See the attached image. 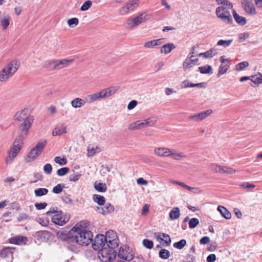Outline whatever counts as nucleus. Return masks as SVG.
Masks as SVG:
<instances>
[{
    "label": "nucleus",
    "instance_id": "nucleus-7",
    "mask_svg": "<svg viewBox=\"0 0 262 262\" xmlns=\"http://www.w3.org/2000/svg\"><path fill=\"white\" fill-rule=\"evenodd\" d=\"M47 144V141L44 140L37 143L27 155L25 160L26 162H31L34 161L43 151V148Z\"/></svg>",
    "mask_w": 262,
    "mask_h": 262
},
{
    "label": "nucleus",
    "instance_id": "nucleus-33",
    "mask_svg": "<svg viewBox=\"0 0 262 262\" xmlns=\"http://www.w3.org/2000/svg\"><path fill=\"white\" fill-rule=\"evenodd\" d=\"M230 63L221 64L219 68V72L217 77H220L222 75L225 74L230 68Z\"/></svg>",
    "mask_w": 262,
    "mask_h": 262
},
{
    "label": "nucleus",
    "instance_id": "nucleus-8",
    "mask_svg": "<svg viewBox=\"0 0 262 262\" xmlns=\"http://www.w3.org/2000/svg\"><path fill=\"white\" fill-rule=\"evenodd\" d=\"M24 140L19 138L15 139L13 142V145L10 147L8 156L6 158V162L7 164L12 163L20 151L24 144Z\"/></svg>",
    "mask_w": 262,
    "mask_h": 262
},
{
    "label": "nucleus",
    "instance_id": "nucleus-62",
    "mask_svg": "<svg viewBox=\"0 0 262 262\" xmlns=\"http://www.w3.org/2000/svg\"><path fill=\"white\" fill-rule=\"evenodd\" d=\"M192 87H193V83L190 82L188 80L183 81L181 83V88H192Z\"/></svg>",
    "mask_w": 262,
    "mask_h": 262
},
{
    "label": "nucleus",
    "instance_id": "nucleus-55",
    "mask_svg": "<svg viewBox=\"0 0 262 262\" xmlns=\"http://www.w3.org/2000/svg\"><path fill=\"white\" fill-rule=\"evenodd\" d=\"M69 168L68 167H63L58 169L57 171V174L59 176H63L66 174L69 171Z\"/></svg>",
    "mask_w": 262,
    "mask_h": 262
},
{
    "label": "nucleus",
    "instance_id": "nucleus-6",
    "mask_svg": "<svg viewBox=\"0 0 262 262\" xmlns=\"http://www.w3.org/2000/svg\"><path fill=\"white\" fill-rule=\"evenodd\" d=\"M34 121V117L32 115H28L25 120L22 121L18 127L17 138L25 140L29 134V130L32 127Z\"/></svg>",
    "mask_w": 262,
    "mask_h": 262
},
{
    "label": "nucleus",
    "instance_id": "nucleus-10",
    "mask_svg": "<svg viewBox=\"0 0 262 262\" xmlns=\"http://www.w3.org/2000/svg\"><path fill=\"white\" fill-rule=\"evenodd\" d=\"M107 247L116 248L118 246V239L116 233L113 230L106 232L104 236Z\"/></svg>",
    "mask_w": 262,
    "mask_h": 262
},
{
    "label": "nucleus",
    "instance_id": "nucleus-15",
    "mask_svg": "<svg viewBox=\"0 0 262 262\" xmlns=\"http://www.w3.org/2000/svg\"><path fill=\"white\" fill-rule=\"evenodd\" d=\"M199 58L196 57L194 55L188 56L185 59L183 63V68L185 70H188L195 65H199Z\"/></svg>",
    "mask_w": 262,
    "mask_h": 262
},
{
    "label": "nucleus",
    "instance_id": "nucleus-53",
    "mask_svg": "<svg viewBox=\"0 0 262 262\" xmlns=\"http://www.w3.org/2000/svg\"><path fill=\"white\" fill-rule=\"evenodd\" d=\"M54 161L56 163L59 164L60 165H66L67 163V160L66 158H61L60 157H56L54 158Z\"/></svg>",
    "mask_w": 262,
    "mask_h": 262
},
{
    "label": "nucleus",
    "instance_id": "nucleus-44",
    "mask_svg": "<svg viewBox=\"0 0 262 262\" xmlns=\"http://www.w3.org/2000/svg\"><path fill=\"white\" fill-rule=\"evenodd\" d=\"M232 41H233L232 39H229V40L221 39L218 41L217 45L218 46H222L224 48H226L227 47L230 46V45L232 43Z\"/></svg>",
    "mask_w": 262,
    "mask_h": 262
},
{
    "label": "nucleus",
    "instance_id": "nucleus-46",
    "mask_svg": "<svg viewBox=\"0 0 262 262\" xmlns=\"http://www.w3.org/2000/svg\"><path fill=\"white\" fill-rule=\"evenodd\" d=\"M10 17L8 15L7 17L5 18L1 19V24L4 29H6L10 24Z\"/></svg>",
    "mask_w": 262,
    "mask_h": 262
},
{
    "label": "nucleus",
    "instance_id": "nucleus-13",
    "mask_svg": "<svg viewBox=\"0 0 262 262\" xmlns=\"http://www.w3.org/2000/svg\"><path fill=\"white\" fill-rule=\"evenodd\" d=\"M138 6V0H129L119 10L121 15H125L132 11Z\"/></svg>",
    "mask_w": 262,
    "mask_h": 262
},
{
    "label": "nucleus",
    "instance_id": "nucleus-21",
    "mask_svg": "<svg viewBox=\"0 0 262 262\" xmlns=\"http://www.w3.org/2000/svg\"><path fill=\"white\" fill-rule=\"evenodd\" d=\"M114 210V206L110 203H107L105 204L103 207H97V211L102 214H106L112 213Z\"/></svg>",
    "mask_w": 262,
    "mask_h": 262
},
{
    "label": "nucleus",
    "instance_id": "nucleus-56",
    "mask_svg": "<svg viewBox=\"0 0 262 262\" xmlns=\"http://www.w3.org/2000/svg\"><path fill=\"white\" fill-rule=\"evenodd\" d=\"M144 120L146 127L153 126L156 122V120L152 117L148 118Z\"/></svg>",
    "mask_w": 262,
    "mask_h": 262
},
{
    "label": "nucleus",
    "instance_id": "nucleus-3",
    "mask_svg": "<svg viewBox=\"0 0 262 262\" xmlns=\"http://www.w3.org/2000/svg\"><path fill=\"white\" fill-rule=\"evenodd\" d=\"M73 61V58L52 59L45 61L42 65L49 71L60 70L68 68Z\"/></svg>",
    "mask_w": 262,
    "mask_h": 262
},
{
    "label": "nucleus",
    "instance_id": "nucleus-60",
    "mask_svg": "<svg viewBox=\"0 0 262 262\" xmlns=\"http://www.w3.org/2000/svg\"><path fill=\"white\" fill-rule=\"evenodd\" d=\"M222 168H223V166L218 165L215 164H212L211 165V169L215 172H219L222 173Z\"/></svg>",
    "mask_w": 262,
    "mask_h": 262
},
{
    "label": "nucleus",
    "instance_id": "nucleus-26",
    "mask_svg": "<svg viewBox=\"0 0 262 262\" xmlns=\"http://www.w3.org/2000/svg\"><path fill=\"white\" fill-rule=\"evenodd\" d=\"M86 101L80 98H76L71 101V105L74 108H79L84 106Z\"/></svg>",
    "mask_w": 262,
    "mask_h": 262
},
{
    "label": "nucleus",
    "instance_id": "nucleus-39",
    "mask_svg": "<svg viewBox=\"0 0 262 262\" xmlns=\"http://www.w3.org/2000/svg\"><path fill=\"white\" fill-rule=\"evenodd\" d=\"M93 199L94 202L100 205H103L105 203V198L103 196L99 194H94Z\"/></svg>",
    "mask_w": 262,
    "mask_h": 262
},
{
    "label": "nucleus",
    "instance_id": "nucleus-54",
    "mask_svg": "<svg viewBox=\"0 0 262 262\" xmlns=\"http://www.w3.org/2000/svg\"><path fill=\"white\" fill-rule=\"evenodd\" d=\"M162 237L164 239L163 243L162 244L164 245V243L165 244L166 246H168L171 244V239L169 235L166 234V233H162Z\"/></svg>",
    "mask_w": 262,
    "mask_h": 262
},
{
    "label": "nucleus",
    "instance_id": "nucleus-18",
    "mask_svg": "<svg viewBox=\"0 0 262 262\" xmlns=\"http://www.w3.org/2000/svg\"><path fill=\"white\" fill-rule=\"evenodd\" d=\"M118 86H114L103 89L98 93L100 99H104L115 94L116 92L118 91Z\"/></svg>",
    "mask_w": 262,
    "mask_h": 262
},
{
    "label": "nucleus",
    "instance_id": "nucleus-49",
    "mask_svg": "<svg viewBox=\"0 0 262 262\" xmlns=\"http://www.w3.org/2000/svg\"><path fill=\"white\" fill-rule=\"evenodd\" d=\"M63 188V184H58L56 186L53 187L52 191L54 193L58 194L62 192Z\"/></svg>",
    "mask_w": 262,
    "mask_h": 262
},
{
    "label": "nucleus",
    "instance_id": "nucleus-47",
    "mask_svg": "<svg viewBox=\"0 0 262 262\" xmlns=\"http://www.w3.org/2000/svg\"><path fill=\"white\" fill-rule=\"evenodd\" d=\"M248 66L249 63L247 61H243L238 63L235 67V69L237 71H240Z\"/></svg>",
    "mask_w": 262,
    "mask_h": 262
},
{
    "label": "nucleus",
    "instance_id": "nucleus-63",
    "mask_svg": "<svg viewBox=\"0 0 262 262\" xmlns=\"http://www.w3.org/2000/svg\"><path fill=\"white\" fill-rule=\"evenodd\" d=\"M62 200L66 204L71 203L72 200L71 199L69 194H65L61 197Z\"/></svg>",
    "mask_w": 262,
    "mask_h": 262
},
{
    "label": "nucleus",
    "instance_id": "nucleus-19",
    "mask_svg": "<svg viewBox=\"0 0 262 262\" xmlns=\"http://www.w3.org/2000/svg\"><path fill=\"white\" fill-rule=\"evenodd\" d=\"M242 5L247 13L251 15L256 14V11L252 0H243Z\"/></svg>",
    "mask_w": 262,
    "mask_h": 262
},
{
    "label": "nucleus",
    "instance_id": "nucleus-42",
    "mask_svg": "<svg viewBox=\"0 0 262 262\" xmlns=\"http://www.w3.org/2000/svg\"><path fill=\"white\" fill-rule=\"evenodd\" d=\"M159 256L162 259H167L170 256V252L165 249H162L159 251Z\"/></svg>",
    "mask_w": 262,
    "mask_h": 262
},
{
    "label": "nucleus",
    "instance_id": "nucleus-27",
    "mask_svg": "<svg viewBox=\"0 0 262 262\" xmlns=\"http://www.w3.org/2000/svg\"><path fill=\"white\" fill-rule=\"evenodd\" d=\"M27 241V237L24 236H18L10 239V242L15 245H20L23 243H25Z\"/></svg>",
    "mask_w": 262,
    "mask_h": 262
},
{
    "label": "nucleus",
    "instance_id": "nucleus-14",
    "mask_svg": "<svg viewBox=\"0 0 262 262\" xmlns=\"http://www.w3.org/2000/svg\"><path fill=\"white\" fill-rule=\"evenodd\" d=\"M92 247L95 250H99L101 248H104L106 241L104 236L102 234H98L96 236L92 242Z\"/></svg>",
    "mask_w": 262,
    "mask_h": 262
},
{
    "label": "nucleus",
    "instance_id": "nucleus-38",
    "mask_svg": "<svg viewBox=\"0 0 262 262\" xmlns=\"http://www.w3.org/2000/svg\"><path fill=\"white\" fill-rule=\"evenodd\" d=\"M100 99L98 93H94L92 94H90L88 95L86 97L85 100L86 102L88 103H92L97 100Z\"/></svg>",
    "mask_w": 262,
    "mask_h": 262
},
{
    "label": "nucleus",
    "instance_id": "nucleus-35",
    "mask_svg": "<svg viewBox=\"0 0 262 262\" xmlns=\"http://www.w3.org/2000/svg\"><path fill=\"white\" fill-rule=\"evenodd\" d=\"M14 249L10 247H6L4 248L1 252L0 256L1 257L5 258L12 255L13 251Z\"/></svg>",
    "mask_w": 262,
    "mask_h": 262
},
{
    "label": "nucleus",
    "instance_id": "nucleus-50",
    "mask_svg": "<svg viewBox=\"0 0 262 262\" xmlns=\"http://www.w3.org/2000/svg\"><path fill=\"white\" fill-rule=\"evenodd\" d=\"M79 20L77 18L74 17L68 20V24L70 27L73 28L78 24Z\"/></svg>",
    "mask_w": 262,
    "mask_h": 262
},
{
    "label": "nucleus",
    "instance_id": "nucleus-37",
    "mask_svg": "<svg viewBox=\"0 0 262 262\" xmlns=\"http://www.w3.org/2000/svg\"><path fill=\"white\" fill-rule=\"evenodd\" d=\"M95 189L98 192H104L106 191L107 187L106 184L103 183H97V182L94 184Z\"/></svg>",
    "mask_w": 262,
    "mask_h": 262
},
{
    "label": "nucleus",
    "instance_id": "nucleus-36",
    "mask_svg": "<svg viewBox=\"0 0 262 262\" xmlns=\"http://www.w3.org/2000/svg\"><path fill=\"white\" fill-rule=\"evenodd\" d=\"M199 70L202 74H211L213 73V69L211 66L206 65L203 67H200L198 68Z\"/></svg>",
    "mask_w": 262,
    "mask_h": 262
},
{
    "label": "nucleus",
    "instance_id": "nucleus-20",
    "mask_svg": "<svg viewBox=\"0 0 262 262\" xmlns=\"http://www.w3.org/2000/svg\"><path fill=\"white\" fill-rule=\"evenodd\" d=\"M35 237L40 242H47L51 237V232L46 230L37 231Z\"/></svg>",
    "mask_w": 262,
    "mask_h": 262
},
{
    "label": "nucleus",
    "instance_id": "nucleus-11",
    "mask_svg": "<svg viewBox=\"0 0 262 262\" xmlns=\"http://www.w3.org/2000/svg\"><path fill=\"white\" fill-rule=\"evenodd\" d=\"M212 113V110L208 109L205 111L201 112L199 113L194 114L189 116L188 117V120L194 122H200L206 118L211 115Z\"/></svg>",
    "mask_w": 262,
    "mask_h": 262
},
{
    "label": "nucleus",
    "instance_id": "nucleus-48",
    "mask_svg": "<svg viewBox=\"0 0 262 262\" xmlns=\"http://www.w3.org/2000/svg\"><path fill=\"white\" fill-rule=\"evenodd\" d=\"M199 224V221L197 218H192L189 222V227L190 229L194 228Z\"/></svg>",
    "mask_w": 262,
    "mask_h": 262
},
{
    "label": "nucleus",
    "instance_id": "nucleus-61",
    "mask_svg": "<svg viewBox=\"0 0 262 262\" xmlns=\"http://www.w3.org/2000/svg\"><path fill=\"white\" fill-rule=\"evenodd\" d=\"M43 169L45 173L50 174L52 171V166L50 164H46L44 165Z\"/></svg>",
    "mask_w": 262,
    "mask_h": 262
},
{
    "label": "nucleus",
    "instance_id": "nucleus-16",
    "mask_svg": "<svg viewBox=\"0 0 262 262\" xmlns=\"http://www.w3.org/2000/svg\"><path fill=\"white\" fill-rule=\"evenodd\" d=\"M70 217L69 215H62V212L60 210L57 214H54L52 217V221L55 224L59 226H63L66 224L69 220Z\"/></svg>",
    "mask_w": 262,
    "mask_h": 262
},
{
    "label": "nucleus",
    "instance_id": "nucleus-57",
    "mask_svg": "<svg viewBox=\"0 0 262 262\" xmlns=\"http://www.w3.org/2000/svg\"><path fill=\"white\" fill-rule=\"evenodd\" d=\"M81 174L79 173H75L73 174H71L69 177V181L71 182H76L81 177Z\"/></svg>",
    "mask_w": 262,
    "mask_h": 262
},
{
    "label": "nucleus",
    "instance_id": "nucleus-29",
    "mask_svg": "<svg viewBox=\"0 0 262 262\" xmlns=\"http://www.w3.org/2000/svg\"><path fill=\"white\" fill-rule=\"evenodd\" d=\"M67 133V127L62 125L61 126H57L54 128L52 132V135L53 136H60L63 134Z\"/></svg>",
    "mask_w": 262,
    "mask_h": 262
},
{
    "label": "nucleus",
    "instance_id": "nucleus-28",
    "mask_svg": "<svg viewBox=\"0 0 262 262\" xmlns=\"http://www.w3.org/2000/svg\"><path fill=\"white\" fill-rule=\"evenodd\" d=\"M217 210L220 212L222 216L226 219H230L231 217V214L225 207L219 205L217 207Z\"/></svg>",
    "mask_w": 262,
    "mask_h": 262
},
{
    "label": "nucleus",
    "instance_id": "nucleus-2",
    "mask_svg": "<svg viewBox=\"0 0 262 262\" xmlns=\"http://www.w3.org/2000/svg\"><path fill=\"white\" fill-rule=\"evenodd\" d=\"M154 154L160 157H171L176 161L182 160L187 157L183 152H178L174 149L166 147H157L154 148Z\"/></svg>",
    "mask_w": 262,
    "mask_h": 262
},
{
    "label": "nucleus",
    "instance_id": "nucleus-51",
    "mask_svg": "<svg viewBox=\"0 0 262 262\" xmlns=\"http://www.w3.org/2000/svg\"><path fill=\"white\" fill-rule=\"evenodd\" d=\"M143 245L148 249H151L154 246L153 242L149 239H144L142 241Z\"/></svg>",
    "mask_w": 262,
    "mask_h": 262
},
{
    "label": "nucleus",
    "instance_id": "nucleus-45",
    "mask_svg": "<svg viewBox=\"0 0 262 262\" xmlns=\"http://www.w3.org/2000/svg\"><path fill=\"white\" fill-rule=\"evenodd\" d=\"M222 173H226V174H234L236 172V170L229 167L227 166H223L222 168Z\"/></svg>",
    "mask_w": 262,
    "mask_h": 262
},
{
    "label": "nucleus",
    "instance_id": "nucleus-58",
    "mask_svg": "<svg viewBox=\"0 0 262 262\" xmlns=\"http://www.w3.org/2000/svg\"><path fill=\"white\" fill-rule=\"evenodd\" d=\"M239 187L247 188L248 189H253L255 187V185L250 184L249 182H244L239 184Z\"/></svg>",
    "mask_w": 262,
    "mask_h": 262
},
{
    "label": "nucleus",
    "instance_id": "nucleus-23",
    "mask_svg": "<svg viewBox=\"0 0 262 262\" xmlns=\"http://www.w3.org/2000/svg\"><path fill=\"white\" fill-rule=\"evenodd\" d=\"M28 111L26 108L17 111L14 116V120L20 122L25 120L28 116L27 115Z\"/></svg>",
    "mask_w": 262,
    "mask_h": 262
},
{
    "label": "nucleus",
    "instance_id": "nucleus-12",
    "mask_svg": "<svg viewBox=\"0 0 262 262\" xmlns=\"http://www.w3.org/2000/svg\"><path fill=\"white\" fill-rule=\"evenodd\" d=\"M138 6V0H129L119 10L121 15H125L132 11Z\"/></svg>",
    "mask_w": 262,
    "mask_h": 262
},
{
    "label": "nucleus",
    "instance_id": "nucleus-31",
    "mask_svg": "<svg viewBox=\"0 0 262 262\" xmlns=\"http://www.w3.org/2000/svg\"><path fill=\"white\" fill-rule=\"evenodd\" d=\"M233 16L236 22L239 25L244 26L246 24V18L239 15L235 10H233Z\"/></svg>",
    "mask_w": 262,
    "mask_h": 262
},
{
    "label": "nucleus",
    "instance_id": "nucleus-52",
    "mask_svg": "<svg viewBox=\"0 0 262 262\" xmlns=\"http://www.w3.org/2000/svg\"><path fill=\"white\" fill-rule=\"evenodd\" d=\"M98 148L96 147L95 148L94 147L89 146L88 148V156L92 157L93 156L97 151H98Z\"/></svg>",
    "mask_w": 262,
    "mask_h": 262
},
{
    "label": "nucleus",
    "instance_id": "nucleus-34",
    "mask_svg": "<svg viewBox=\"0 0 262 262\" xmlns=\"http://www.w3.org/2000/svg\"><path fill=\"white\" fill-rule=\"evenodd\" d=\"M217 54L216 50L214 48H211L209 50L199 54L200 56H203L205 58H211Z\"/></svg>",
    "mask_w": 262,
    "mask_h": 262
},
{
    "label": "nucleus",
    "instance_id": "nucleus-1",
    "mask_svg": "<svg viewBox=\"0 0 262 262\" xmlns=\"http://www.w3.org/2000/svg\"><path fill=\"white\" fill-rule=\"evenodd\" d=\"M72 230L76 233L73 240L80 245L87 246L93 241V233L89 230L81 229L78 224L73 227Z\"/></svg>",
    "mask_w": 262,
    "mask_h": 262
},
{
    "label": "nucleus",
    "instance_id": "nucleus-32",
    "mask_svg": "<svg viewBox=\"0 0 262 262\" xmlns=\"http://www.w3.org/2000/svg\"><path fill=\"white\" fill-rule=\"evenodd\" d=\"M180 216V210L179 208L176 207L172 208L169 212V217L171 220L178 219Z\"/></svg>",
    "mask_w": 262,
    "mask_h": 262
},
{
    "label": "nucleus",
    "instance_id": "nucleus-40",
    "mask_svg": "<svg viewBox=\"0 0 262 262\" xmlns=\"http://www.w3.org/2000/svg\"><path fill=\"white\" fill-rule=\"evenodd\" d=\"M48 189L45 188H40L35 189L34 193L36 196H41L46 195L48 192Z\"/></svg>",
    "mask_w": 262,
    "mask_h": 262
},
{
    "label": "nucleus",
    "instance_id": "nucleus-30",
    "mask_svg": "<svg viewBox=\"0 0 262 262\" xmlns=\"http://www.w3.org/2000/svg\"><path fill=\"white\" fill-rule=\"evenodd\" d=\"M175 48V46L173 43H167L163 45L160 50V52L161 53H164L167 54L169 53L172 49Z\"/></svg>",
    "mask_w": 262,
    "mask_h": 262
},
{
    "label": "nucleus",
    "instance_id": "nucleus-5",
    "mask_svg": "<svg viewBox=\"0 0 262 262\" xmlns=\"http://www.w3.org/2000/svg\"><path fill=\"white\" fill-rule=\"evenodd\" d=\"M19 67L18 62L15 60H12L0 71V81H7L12 77L16 73Z\"/></svg>",
    "mask_w": 262,
    "mask_h": 262
},
{
    "label": "nucleus",
    "instance_id": "nucleus-4",
    "mask_svg": "<svg viewBox=\"0 0 262 262\" xmlns=\"http://www.w3.org/2000/svg\"><path fill=\"white\" fill-rule=\"evenodd\" d=\"M233 10L232 4L227 3L217 7L215 10V14L216 16L224 22L231 24L233 23V19L231 12H233Z\"/></svg>",
    "mask_w": 262,
    "mask_h": 262
},
{
    "label": "nucleus",
    "instance_id": "nucleus-22",
    "mask_svg": "<svg viewBox=\"0 0 262 262\" xmlns=\"http://www.w3.org/2000/svg\"><path fill=\"white\" fill-rule=\"evenodd\" d=\"M150 17V15L149 14H147L145 12L142 13L140 14L138 16L133 18L135 25H136V26H139L141 23L142 22L146 21L148 19H149Z\"/></svg>",
    "mask_w": 262,
    "mask_h": 262
},
{
    "label": "nucleus",
    "instance_id": "nucleus-25",
    "mask_svg": "<svg viewBox=\"0 0 262 262\" xmlns=\"http://www.w3.org/2000/svg\"><path fill=\"white\" fill-rule=\"evenodd\" d=\"M146 127L144 120H138L131 123L129 126L128 129L130 130H137Z\"/></svg>",
    "mask_w": 262,
    "mask_h": 262
},
{
    "label": "nucleus",
    "instance_id": "nucleus-9",
    "mask_svg": "<svg viewBox=\"0 0 262 262\" xmlns=\"http://www.w3.org/2000/svg\"><path fill=\"white\" fill-rule=\"evenodd\" d=\"M115 248L108 247L99 249L98 256L102 262H112L116 257Z\"/></svg>",
    "mask_w": 262,
    "mask_h": 262
},
{
    "label": "nucleus",
    "instance_id": "nucleus-64",
    "mask_svg": "<svg viewBox=\"0 0 262 262\" xmlns=\"http://www.w3.org/2000/svg\"><path fill=\"white\" fill-rule=\"evenodd\" d=\"M194 260L195 257L193 255L188 254L185 259L183 260V262H193Z\"/></svg>",
    "mask_w": 262,
    "mask_h": 262
},
{
    "label": "nucleus",
    "instance_id": "nucleus-43",
    "mask_svg": "<svg viewBox=\"0 0 262 262\" xmlns=\"http://www.w3.org/2000/svg\"><path fill=\"white\" fill-rule=\"evenodd\" d=\"M186 245V241L184 239H181L179 242L174 243L173 244V247L175 248L178 249H183L185 245Z\"/></svg>",
    "mask_w": 262,
    "mask_h": 262
},
{
    "label": "nucleus",
    "instance_id": "nucleus-17",
    "mask_svg": "<svg viewBox=\"0 0 262 262\" xmlns=\"http://www.w3.org/2000/svg\"><path fill=\"white\" fill-rule=\"evenodd\" d=\"M118 256L119 258L127 261H130L133 258V255L130 253L128 247H121L118 251Z\"/></svg>",
    "mask_w": 262,
    "mask_h": 262
},
{
    "label": "nucleus",
    "instance_id": "nucleus-41",
    "mask_svg": "<svg viewBox=\"0 0 262 262\" xmlns=\"http://www.w3.org/2000/svg\"><path fill=\"white\" fill-rule=\"evenodd\" d=\"M250 80L254 84H259L262 83V74L258 73L251 77Z\"/></svg>",
    "mask_w": 262,
    "mask_h": 262
},
{
    "label": "nucleus",
    "instance_id": "nucleus-59",
    "mask_svg": "<svg viewBox=\"0 0 262 262\" xmlns=\"http://www.w3.org/2000/svg\"><path fill=\"white\" fill-rule=\"evenodd\" d=\"M92 2L90 1H85L81 7L80 10L81 11H86L88 10L92 5Z\"/></svg>",
    "mask_w": 262,
    "mask_h": 262
},
{
    "label": "nucleus",
    "instance_id": "nucleus-24",
    "mask_svg": "<svg viewBox=\"0 0 262 262\" xmlns=\"http://www.w3.org/2000/svg\"><path fill=\"white\" fill-rule=\"evenodd\" d=\"M164 39V38H160L146 41L144 43V47L145 48H153L156 46H160L163 43Z\"/></svg>",
    "mask_w": 262,
    "mask_h": 262
}]
</instances>
